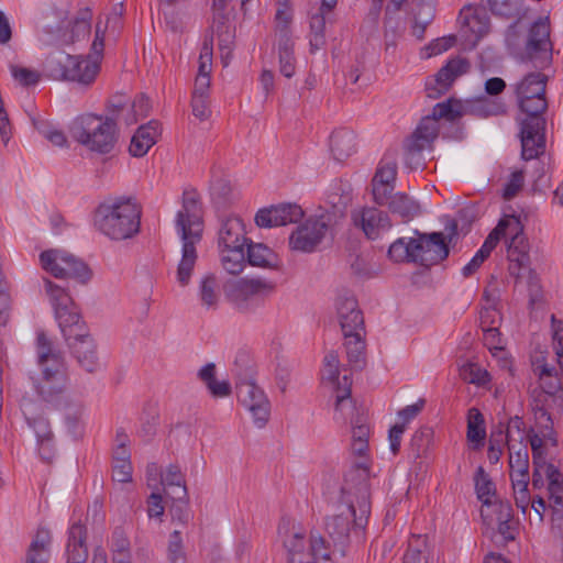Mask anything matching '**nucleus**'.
<instances>
[{"mask_svg": "<svg viewBox=\"0 0 563 563\" xmlns=\"http://www.w3.org/2000/svg\"><path fill=\"white\" fill-rule=\"evenodd\" d=\"M371 507L369 470L364 464H355L344 474L336 511L324 521L333 553L345 556L352 533L358 539L363 538Z\"/></svg>", "mask_w": 563, "mask_h": 563, "instance_id": "1", "label": "nucleus"}, {"mask_svg": "<svg viewBox=\"0 0 563 563\" xmlns=\"http://www.w3.org/2000/svg\"><path fill=\"white\" fill-rule=\"evenodd\" d=\"M547 81V75L529 73L516 86L518 108L526 114L520 129L521 156L525 161L537 158L545 147Z\"/></svg>", "mask_w": 563, "mask_h": 563, "instance_id": "2", "label": "nucleus"}, {"mask_svg": "<svg viewBox=\"0 0 563 563\" xmlns=\"http://www.w3.org/2000/svg\"><path fill=\"white\" fill-rule=\"evenodd\" d=\"M36 363L38 373L34 377V388L41 399L53 409L66 410L80 407L68 393V378L63 354L55 349L44 332L36 335Z\"/></svg>", "mask_w": 563, "mask_h": 563, "instance_id": "3", "label": "nucleus"}, {"mask_svg": "<svg viewBox=\"0 0 563 563\" xmlns=\"http://www.w3.org/2000/svg\"><path fill=\"white\" fill-rule=\"evenodd\" d=\"M205 210L199 191L188 186L183 190L181 206L178 209V234L180 236L181 261L178 263V282L187 285L197 261L196 245L202 241Z\"/></svg>", "mask_w": 563, "mask_h": 563, "instance_id": "4", "label": "nucleus"}, {"mask_svg": "<svg viewBox=\"0 0 563 563\" xmlns=\"http://www.w3.org/2000/svg\"><path fill=\"white\" fill-rule=\"evenodd\" d=\"M99 21L96 24L95 38L91 44V55H70L63 52L51 54L45 60V71L53 79L70 80L81 85L95 81L100 70V62L104 47V34L110 22Z\"/></svg>", "mask_w": 563, "mask_h": 563, "instance_id": "5", "label": "nucleus"}, {"mask_svg": "<svg viewBox=\"0 0 563 563\" xmlns=\"http://www.w3.org/2000/svg\"><path fill=\"white\" fill-rule=\"evenodd\" d=\"M142 208L128 197H118L100 203L95 212L98 231L111 240L121 241L134 236L140 231Z\"/></svg>", "mask_w": 563, "mask_h": 563, "instance_id": "6", "label": "nucleus"}, {"mask_svg": "<svg viewBox=\"0 0 563 563\" xmlns=\"http://www.w3.org/2000/svg\"><path fill=\"white\" fill-rule=\"evenodd\" d=\"M71 137L92 152L109 153L115 143V124L102 115L86 113L70 125Z\"/></svg>", "mask_w": 563, "mask_h": 563, "instance_id": "7", "label": "nucleus"}, {"mask_svg": "<svg viewBox=\"0 0 563 563\" xmlns=\"http://www.w3.org/2000/svg\"><path fill=\"white\" fill-rule=\"evenodd\" d=\"M42 268L60 279H75L87 283L91 278V271L78 257L64 250H48L40 255Z\"/></svg>", "mask_w": 563, "mask_h": 563, "instance_id": "8", "label": "nucleus"}, {"mask_svg": "<svg viewBox=\"0 0 563 563\" xmlns=\"http://www.w3.org/2000/svg\"><path fill=\"white\" fill-rule=\"evenodd\" d=\"M272 289V285L261 279H239L228 283L224 286V294L239 312L249 313L264 303V292Z\"/></svg>", "mask_w": 563, "mask_h": 563, "instance_id": "9", "label": "nucleus"}, {"mask_svg": "<svg viewBox=\"0 0 563 563\" xmlns=\"http://www.w3.org/2000/svg\"><path fill=\"white\" fill-rule=\"evenodd\" d=\"M550 20L539 18L529 29L525 53L521 60L532 62L534 67L544 68L552 62V43L550 40Z\"/></svg>", "mask_w": 563, "mask_h": 563, "instance_id": "10", "label": "nucleus"}, {"mask_svg": "<svg viewBox=\"0 0 563 563\" xmlns=\"http://www.w3.org/2000/svg\"><path fill=\"white\" fill-rule=\"evenodd\" d=\"M236 375L239 380L235 389L239 401L251 412L254 424L260 429L264 428L271 416L268 398L247 373L244 374V378L240 372Z\"/></svg>", "mask_w": 563, "mask_h": 563, "instance_id": "11", "label": "nucleus"}, {"mask_svg": "<svg viewBox=\"0 0 563 563\" xmlns=\"http://www.w3.org/2000/svg\"><path fill=\"white\" fill-rule=\"evenodd\" d=\"M413 234L411 240L416 263L430 267L449 256V245L442 232L421 233L415 230Z\"/></svg>", "mask_w": 563, "mask_h": 563, "instance_id": "12", "label": "nucleus"}, {"mask_svg": "<svg viewBox=\"0 0 563 563\" xmlns=\"http://www.w3.org/2000/svg\"><path fill=\"white\" fill-rule=\"evenodd\" d=\"M509 219L508 235H511L508 243V260H509V274L515 277L516 280L521 278V272L523 268H529L531 260L529 255V242L523 233V225L519 218L511 216Z\"/></svg>", "mask_w": 563, "mask_h": 563, "instance_id": "13", "label": "nucleus"}, {"mask_svg": "<svg viewBox=\"0 0 563 563\" xmlns=\"http://www.w3.org/2000/svg\"><path fill=\"white\" fill-rule=\"evenodd\" d=\"M330 217L320 216L318 218L307 219L297 227L289 236V247L292 251L302 253H312L322 242L329 230Z\"/></svg>", "mask_w": 563, "mask_h": 563, "instance_id": "14", "label": "nucleus"}, {"mask_svg": "<svg viewBox=\"0 0 563 563\" xmlns=\"http://www.w3.org/2000/svg\"><path fill=\"white\" fill-rule=\"evenodd\" d=\"M335 309L343 336L351 335L356 331L365 333L363 311L351 290L342 289L339 291L335 299Z\"/></svg>", "mask_w": 563, "mask_h": 563, "instance_id": "15", "label": "nucleus"}, {"mask_svg": "<svg viewBox=\"0 0 563 563\" xmlns=\"http://www.w3.org/2000/svg\"><path fill=\"white\" fill-rule=\"evenodd\" d=\"M156 475V466H150L147 468V485L153 489L147 501L150 518H158L164 514L163 497H168L176 485V473L172 468L162 475L161 482H158Z\"/></svg>", "mask_w": 563, "mask_h": 563, "instance_id": "16", "label": "nucleus"}, {"mask_svg": "<svg viewBox=\"0 0 563 563\" xmlns=\"http://www.w3.org/2000/svg\"><path fill=\"white\" fill-rule=\"evenodd\" d=\"M305 216L297 203H279L260 209L254 221L260 228H273L299 222Z\"/></svg>", "mask_w": 563, "mask_h": 563, "instance_id": "17", "label": "nucleus"}, {"mask_svg": "<svg viewBox=\"0 0 563 563\" xmlns=\"http://www.w3.org/2000/svg\"><path fill=\"white\" fill-rule=\"evenodd\" d=\"M285 547L288 550L289 559L300 556L303 559H322L324 561L330 559L331 551L327 540L319 532H311L310 534V551L305 553V538L301 533H294L292 537L285 541Z\"/></svg>", "mask_w": 563, "mask_h": 563, "instance_id": "18", "label": "nucleus"}, {"mask_svg": "<svg viewBox=\"0 0 563 563\" xmlns=\"http://www.w3.org/2000/svg\"><path fill=\"white\" fill-rule=\"evenodd\" d=\"M378 206L387 207L388 211L400 219L402 223H408L421 214V205L413 197L406 192H394L385 195V198L375 199Z\"/></svg>", "mask_w": 563, "mask_h": 563, "instance_id": "19", "label": "nucleus"}, {"mask_svg": "<svg viewBox=\"0 0 563 563\" xmlns=\"http://www.w3.org/2000/svg\"><path fill=\"white\" fill-rule=\"evenodd\" d=\"M438 123L430 115L422 118L405 145L406 161L411 162L416 156H420L421 152L438 137Z\"/></svg>", "mask_w": 563, "mask_h": 563, "instance_id": "20", "label": "nucleus"}, {"mask_svg": "<svg viewBox=\"0 0 563 563\" xmlns=\"http://www.w3.org/2000/svg\"><path fill=\"white\" fill-rule=\"evenodd\" d=\"M67 345L84 371L93 373L101 368L97 345L90 333L68 342Z\"/></svg>", "mask_w": 563, "mask_h": 563, "instance_id": "21", "label": "nucleus"}, {"mask_svg": "<svg viewBox=\"0 0 563 563\" xmlns=\"http://www.w3.org/2000/svg\"><path fill=\"white\" fill-rule=\"evenodd\" d=\"M55 317L66 343L89 333V329L75 303H71L70 307L57 308Z\"/></svg>", "mask_w": 563, "mask_h": 563, "instance_id": "22", "label": "nucleus"}, {"mask_svg": "<svg viewBox=\"0 0 563 563\" xmlns=\"http://www.w3.org/2000/svg\"><path fill=\"white\" fill-rule=\"evenodd\" d=\"M468 68V62L463 58L451 59L439 69L435 75V84L439 88L427 86L428 97L438 98L446 92L453 81L461 75L465 74Z\"/></svg>", "mask_w": 563, "mask_h": 563, "instance_id": "23", "label": "nucleus"}, {"mask_svg": "<svg viewBox=\"0 0 563 563\" xmlns=\"http://www.w3.org/2000/svg\"><path fill=\"white\" fill-rule=\"evenodd\" d=\"M250 239L245 236L243 221L235 216L222 218L218 232L219 249L232 246H245Z\"/></svg>", "mask_w": 563, "mask_h": 563, "instance_id": "24", "label": "nucleus"}, {"mask_svg": "<svg viewBox=\"0 0 563 563\" xmlns=\"http://www.w3.org/2000/svg\"><path fill=\"white\" fill-rule=\"evenodd\" d=\"M353 219L355 225L361 227L365 235L371 240H375L379 235L380 230H387L391 227L389 216L375 207L364 208Z\"/></svg>", "mask_w": 563, "mask_h": 563, "instance_id": "25", "label": "nucleus"}, {"mask_svg": "<svg viewBox=\"0 0 563 563\" xmlns=\"http://www.w3.org/2000/svg\"><path fill=\"white\" fill-rule=\"evenodd\" d=\"M397 176V163L395 159L384 158L373 179H372V194L373 199H383L385 195L390 194L395 189V180Z\"/></svg>", "mask_w": 563, "mask_h": 563, "instance_id": "26", "label": "nucleus"}, {"mask_svg": "<svg viewBox=\"0 0 563 563\" xmlns=\"http://www.w3.org/2000/svg\"><path fill=\"white\" fill-rule=\"evenodd\" d=\"M21 410L30 428L34 430L36 442L54 439L51 424L46 418L40 413V408L29 397L21 400Z\"/></svg>", "mask_w": 563, "mask_h": 563, "instance_id": "27", "label": "nucleus"}, {"mask_svg": "<svg viewBox=\"0 0 563 563\" xmlns=\"http://www.w3.org/2000/svg\"><path fill=\"white\" fill-rule=\"evenodd\" d=\"M52 541V532L47 528H37L27 548L24 563H48Z\"/></svg>", "mask_w": 563, "mask_h": 563, "instance_id": "28", "label": "nucleus"}, {"mask_svg": "<svg viewBox=\"0 0 563 563\" xmlns=\"http://www.w3.org/2000/svg\"><path fill=\"white\" fill-rule=\"evenodd\" d=\"M66 563H86L88 550L85 544V528L80 522H74L68 529L65 551Z\"/></svg>", "mask_w": 563, "mask_h": 563, "instance_id": "29", "label": "nucleus"}, {"mask_svg": "<svg viewBox=\"0 0 563 563\" xmlns=\"http://www.w3.org/2000/svg\"><path fill=\"white\" fill-rule=\"evenodd\" d=\"M246 246V258L250 265L277 269L280 265L278 255L263 243H254L252 240L247 242Z\"/></svg>", "mask_w": 563, "mask_h": 563, "instance_id": "30", "label": "nucleus"}, {"mask_svg": "<svg viewBox=\"0 0 563 563\" xmlns=\"http://www.w3.org/2000/svg\"><path fill=\"white\" fill-rule=\"evenodd\" d=\"M365 334L366 332L356 331L351 335L344 336L347 362L352 369L362 371L366 366Z\"/></svg>", "mask_w": 563, "mask_h": 563, "instance_id": "31", "label": "nucleus"}, {"mask_svg": "<svg viewBox=\"0 0 563 563\" xmlns=\"http://www.w3.org/2000/svg\"><path fill=\"white\" fill-rule=\"evenodd\" d=\"M158 134L159 131L156 122H150L141 126L131 140L129 147L130 153L135 157L145 155L155 144Z\"/></svg>", "mask_w": 563, "mask_h": 563, "instance_id": "32", "label": "nucleus"}, {"mask_svg": "<svg viewBox=\"0 0 563 563\" xmlns=\"http://www.w3.org/2000/svg\"><path fill=\"white\" fill-rule=\"evenodd\" d=\"M330 150L335 161L343 162L355 152V135L347 129L335 130L330 136Z\"/></svg>", "mask_w": 563, "mask_h": 563, "instance_id": "33", "label": "nucleus"}, {"mask_svg": "<svg viewBox=\"0 0 563 563\" xmlns=\"http://www.w3.org/2000/svg\"><path fill=\"white\" fill-rule=\"evenodd\" d=\"M198 377L213 398H223L232 394V387L228 380H217L214 363H208L201 367L198 372Z\"/></svg>", "mask_w": 563, "mask_h": 563, "instance_id": "34", "label": "nucleus"}, {"mask_svg": "<svg viewBox=\"0 0 563 563\" xmlns=\"http://www.w3.org/2000/svg\"><path fill=\"white\" fill-rule=\"evenodd\" d=\"M468 442L473 450H479L484 446L486 439L485 418L479 409L472 407L467 411V432Z\"/></svg>", "mask_w": 563, "mask_h": 563, "instance_id": "35", "label": "nucleus"}, {"mask_svg": "<svg viewBox=\"0 0 563 563\" xmlns=\"http://www.w3.org/2000/svg\"><path fill=\"white\" fill-rule=\"evenodd\" d=\"M466 112L478 118L497 117L506 113V104L498 99L483 97L468 103Z\"/></svg>", "mask_w": 563, "mask_h": 563, "instance_id": "36", "label": "nucleus"}, {"mask_svg": "<svg viewBox=\"0 0 563 563\" xmlns=\"http://www.w3.org/2000/svg\"><path fill=\"white\" fill-rule=\"evenodd\" d=\"M222 253V266L231 275L240 274L244 266L246 258V252L244 246H232L220 249Z\"/></svg>", "mask_w": 563, "mask_h": 563, "instance_id": "37", "label": "nucleus"}, {"mask_svg": "<svg viewBox=\"0 0 563 563\" xmlns=\"http://www.w3.org/2000/svg\"><path fill=\"white\" fill-rule=\"evenodd\" d=\"M231 0L212 1V32L214 34L224 31H234L231 24V11L228 10V3Z\"/></svg>", "mask_w": 563, "mask_h": 563, "instance_id": "38", "label": "nucleus"}, {"mask_svg": "<svg viewBox=\"0 0 563 563\" xmlns=\"http://www.w3.org/2000/svg\"><path fill=\"white\" fill-rule=\"evenodd\" d=\"M477 498L486 506L492 505L490 496L496 494V487L483 466H478L474 475Z\"/></svg>", "mask_w": 563, "mask_h": 563, "instance_id": "39", "label": "nucleus"}, {"mask_svg": "<svg viewBox=\"0 0 563 563\" xmlns=\"http://www.w3.org/2000/svg\"><path fill=\"white\" fill-rule=\"evenodd\" d=\"M325 16L323 12H317L311 15L310 19V52L314 53L316 51L322 48L325 41Z\"/></svg>", "mask_w": 563, "mask_h": 563, "instance_id": "40", "label": "nucleus"}, {"mask_svg": "<svg viewBox=\"0 0 563 563\" xmlns=\"http://www.w3.org/2000/svg\"><path fill=\"white\" fill-rule=\"evenodd\" d=\"M433 438V430L431 428H420L411 437L409 443L410 455L413 459L422 457L429 450Z\"/></svg>", "mask_w": 563, "mask_h": 563, "instance_id": "41", "label": "nucleus"}, {"mask_svg": "<svg viewBox=\"0 0 563 563\" xmlns=\"http://www.w3.org/2000/svg\"><path fill=\"white\" fill-rule=\"evenodd\" d=\"M388 257L396 263H416L412 240L397 239L388 249Z\"/></svg>", "mask_w": 563, "mask_h": 563, "instance_id": "42", "label": "nucleus"}, {"mask_svg": "<svg viewBox=\"0 0 563 563\" xmlns=\"http://www.w3.org/2000/svg\"><path fill=\"white\" fill-rule=\"evenodd\" d=\"M44 292L48 298L51 305L54 308V311L57 308L70 307L74 303L69 294L65 290V288L59 285L53 283L52 280L44 278Z\"/></svg>", "mask_w": 563, "mask_h": 563, "instance_id": "43", "label": "nucleus"}, {"mask_svg": "<svg viewBox=\"0 0 563 563\" xmlns=\"http://www.w3.org/2000/svg\"><path fill=\"white\" fill-rule=\"evenodd\" d=\"M508 450H509L510 468L514 472L519 473L521 475H528L529 474V453H528L527 445L522 444V442H520L518 449L516 450V445H511L508 442Z\"/></svg>", "mask_w": 563, "mask_h": 563, "instance_id": "44", "label": "nucleus"}, {"mask_svg": "<svg viewBox=\"0 0 563 563\" xmlns=\"http://www.w3.org/2000/svg\"><path fill=\"white\" fill-rule=\"evenodd\" d=\"M505 440L507 443L509 442L505 433V423L500 421L498 426L492 430L489 435L487 457L492 464L499 462Z\"/></svg>", "mask_w": 563, "mask_h": 563, "instance_id": "45", "label": "nucleus"}, {"mask_svg": "<svg viewBox=\"0 0 563 563\" xmlns=\"http://www.w3.org/2000/svg\"><path fill=\"white\" fill-rule=\"evenodd\" d=\"M463 114L462 106L460 101L454 99H449L444 102H439L433 107L431 118L438 123L440 119H445L446 121H455L461 118Z\"/></svg>", "mask_w": 563, "mask_h": 563, "instance_id": "46", "label": "nucleus"}, {"mask_svg": "<svg viewBox=\"0 0 563 563\" xmlns=\"http://www.w3.org/2000/svg\"><path fill=\"white\" fill-rule=\"evenodd\" d=\"M463 25L481 38L489 31V18L485 10H474L471 14L463 18Z\"/></svg>", "mask_w": 563, "mask_h": 563, "instance_id": "47", "label": "nucleus"}, {"mask_svg": "<svg viewBox=\"0 0 563 563\" xmlns=\"http://www.w3.org/2000/svg\"><path fill=\"white\" fill-rule=\"evenodd\" d=\"M489 10L494 15L506 19H520L519 0H488Z\"/></svg>", "mask_w": 563, "mask_h": 563, "instance_id": "48", "label": "nucleus"}, {"mask_svg": "<svg viewBox=\"0 0 563 563\" xmlns=\"http://www.w3.org/2000/svg\"><path fill=\"white\" fill-rule=\"evenodd\" d=\"M509 229V219L507 217L499 220L498 224L495 229L488 234L486 240L484 241L482 247L477 251L482 253L485 258H488L492 251L497 246L499 240L503 236L508 235Z\"/></svg>", "mask_w": 563, "mask_h": 563, "instance_id": "49", "label": "nucleus"}, {"mask_svg": "<svg viewBox=\"0 0 563 563\" xmlns=\"http://www.w3.org/2000/svg\"><path fill=\"white\" fill-rule=\"evenodd\" d=\"M540 369L539 378L541 382L542 390L550 395L555 396L556 393L562 390L561 380L556 375V369L553 366L543 364L538 367Z\"/></svg>", "mask_w": 563, "mask_h": 563, "instance_id": "50", "label": "nucleus"}, {"mask_svg": "<svg viewBox=\"0 0 563 563\" xmlns=\"http://www.w3.org/2000/svg\"><path fill=\"white\" fill-rule=\"evenodd\" d=\"M461 377L470 383L483 386L490 380V375L476 363H466L460 369Z\"/></svg>", "mask_w": 563, "mask_h": 563, "instance_id": "51", "label": "nucleus"}, {"mask_svg": "<svg viewBox=\"0 0 563 563\" xmlns=\"http://www.w3.org/2000/svg\"><path fill=\"white\" fill-rule=\"evenodd\" d=\"M112 477L118 483H129L132 479V465L128 450H122V456L113 462Z\"/></svg>", "mask_w": 563, "mask_h": 563, "instance_id": "52", "label": "nucleus"}, {"mask_svg": "<svg viewBox=\"0 0 563 563\" xmlns=\"http://www.w3.org/2000/svg\"><path fill=\"white\" fill-rule=\"evenodd\" d=\"M90 34V22L87 18L76 19L71 24L70 30L64 34V42L66 44H76L85 41Z\"/></svg>", "mask_w": 563, "mask_h": 563, "instance_id": "53", "label": "nucleus"}, {"mask_svg": "<svg viewBox=\"0 0 563 563\" xmlns=\"http://www.w3.org/2000/svg\"><path fill=\"white\" fill-rule=\"evenodd\" d=\"M434 13L431 5L422 4L420 5L418 12L415 14L413 25H412V34L418 38L422 40L424 37V32L427 26L433 20Z\"/></svg>", "mask_w": 563, "mask_h": 563, "instance_id": "54", "label": "nucleus"}, {"mask_svg": "<svg viewBox=\"0 0 563 563\" xmlns=\"http://www.w3.org/2000/svg\"><path fill=\"white\" fill-rule=\"evenodd\" d=\"M534 415L543 439H548L552 442L553 445H556L558 440L553 430V421L550 412L547 409L540 407L536 410Z\"/></svg>", "mask_w": 563, "mask_h": 563, "instance_id": "55", "label": "nucleus"}, {"mask_svg": "<svg viewBox=\"0 0 563 563\" xmlns=\"http://www.w3.org/2000/svg\"><path fill=\"white\" fill-rule=\"evenodd\" d=\"M34 124L36 130L53 145L63 147L67 144V139L63 131L58 130L53 124L44 121H38Z\"/></svg>", "mask_w": 563, "mask_h": 563, "instance_id": "56", "label": "nucleus"}, {"mask_svg": "<svg viewBox=\"0 0 563 563\" xmlns=\"http://www.w3.org/2000/svg\"><path fill=\"white\" fill-rule=\"evenodd\" d=\"M217 287V278L212 274L206 276L201 282L200 298L207 307H216L219 298L216 291Z\"/></svg>", "mask_w": 563, "mask_h": 563, "instance_id": "57", "label": "nucleus"}, {"mask_svg": "<svg viewBox=\"0 0 563 563\" xmlns=\"http://www.w3.org/2000/svg\"><path fill=\"white\" fill-rule=\"evenodd\" d=\"M212 51H213V35L206 38L199 55V66L197 76L210 77L212 70Z\"/></svg>", "mask_w": 563, "mask_h": 563, "instance_id": "58", "label": "nucleus"}, {"mask_svg": "<svg viewBox=\"0 0 563 563\" xmlns=\"http://www.w3.org/2000/svg\"><path fill=\"white\" fill-rule=\"evenodd\" d=\"M178 487H183L184 495L178 497V522L188 525L194 519V512L188 507L189 496L185 479L178 478Z\"/></svg>", "mask_w": 563, "mask_h": 563, "instance_id": "59", "label": "nucleus"}, {"mask_svg": "<svg viewBox=\"0 0 563 563\" xmlns=\"http://www.w3.org/2000/svg\"><path fill=\"white\" fill-rule=\"evenodd\" d=\"M276 35H277L278 56L292 55L295 43L292 41L290 26L284 25L280 29H276Z\"/></svg>", "mask_w": 563, "mask_h": 563, "instance_id": "60", "label": "nucleus"}, {"mask_svg": "<svg viewBox=\"0 0 563 563\" xmlns=\"http://www.w3.org/2000/svg\"><path fill=\"white\" fill-rule=\"evenodd\" d=\"M10 71L14 80H16L19 84L23 86L35 85L40 79V75L37 71L26 67L11 65Z\"/></svg>", "mask_w": 563, "mask_h": 563, "instance_id": "61", "label": "nucleus"}, {"mask_svg": "<svg viewBox=\"0 0 563 563\" xmlns=\"http://www.w3.org/2000/svg\"><path fill=\"white\" fill-rule=\"evenodd\" d=\"M526 272L528 274V290L530 297L529 302L530 305H534L542 297L540 279L536 271L531 268V265H529V268L522 269L521 277L525 275Z\"/></svg>", "mask_w": 563, "mask_h": 563, "instance_id": "62", "label": "nucleus"}, {"mask_svg": "<svg viewBox=\"0 0 563 563\" xmlns=\"http://www.w3.org/2000/svg\"><path fill=\"white\" fill-rule=\"evenodd\" d=\"M218 37V46L221 53V59L224 66L228 65V59L232 54L234 31H224L216 34Z\"/></svg>", "mask_w": 563, "mask_h": 563, "instance_id": "63", "label": "nucleus"}, {"mask_svg": "<svg viewBox=\"0 0 563 563\" xmlns=\"http://www.w3.org/2000/svg\"><path fill=\"white\" fill-rule=\"evenodd\" d=\"M523 173L521 170L514 172L504 188V198L507 200L514 198L523 186Z\"/></svg>", "mask_w": 563, "mask_h": 563, "instance_id": "64", "label": "nucleus"}]
</instances>
